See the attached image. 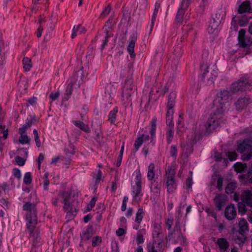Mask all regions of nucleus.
<instances>
[{"instance_id":"nucleus-1","label":"nucleus","mask_w":252,"mask_h":252,"mask_svg":"<svg viewBox=\"0 0 252 252\" xmlns=\"http://www.w3.org/2000/svg\"><path fill=\"white\" fill-rule=\"evenodd\" d=\"M23 210L25 212L26 229L29 234V239L32 242L31 252H37V248L41 246L42 242L39 228L37 224V210L36 204L33 201L24 202Z\"/></svg>"},{"instance_id":"nucleus-2","label":"nucleus","mask_w":252,"mask_h":252,"mask_svg":"<svg viewBox=\"0 0 252 252\" xmlns=\"http://www.w3.org/2000/svg\"><path fill=\"white\" fill-rule=\"evenodd\" d=\"M220 98L218 96L215 101L213 107V113L210 115L206 127L208 131L211 132L215 129L221 122L222 114L223 112V107L222 103H220Z\"/></svg>"},{"instance_id":"nucleus-3","label":"nucleus","mask_w":252,"mask_h":252,"mask_svg":"<svg viewBox=\"0 0 252 252\" xmlns=\"http://www.w3.org/2000/svg\"><path fill=\"white\" fill-rule=\"evenodd\" d=\"M75 190H62L58 195V199H62L64 204L63 209L65 212H71L73 207V203L77 197Z\"/></svg>"},{"instance_id":"nucleus-4","label":"nucleus","mask_w":252,"mask_h":252,"mask_svg":"<svg viewBox=\"0 0 252 252\" xmlns=\"http://www.w3.org/2000/svg\"><path fill=\"white\" fill-rule=\"evenodd\" d=\"M249 34H246V31L241 29L239 31L238 36V44L240 47L244 48L252 45V22H251L248 29Z\"/></svg>"},{"instance_id":"nucleus-5","label":"nucleus","mask_w":252,"mask_h":252,"mask_svg":"<svg viewBox=\"0 0 252 252\" xmlns=\"http://www.w3.org/2000/svg\"><path fill=\"white\" fill-rule=\"evenodd\" d=\"M242 202H238V208L239 213L245 214L247 209L246 204L252 207V190H244L241 195Z\"/></svg>"},{"instance_id":"nucleus-6","label":"nucleus","mask_w":252,"mask_h":252,"mask_svg":"<svg viewBox=\"0 0 252 252\" xmlns=\"http://www.w3.org/2000/svg\"><path fill=\"white\" fill-rule=\"evenodd\" d=\"M238 151L242 154L243 160H248L252 157V141L245 139L240 141L238 145Z\"/></svg>"},{"instance_id":"nucleus-7","label":"nucleus","mask_w":252,"mask_h":252,"mask_svg":"<svg viewBox=\"0 0 252 252\" xmlns=\"http://www.w3.org/2000/svg\"><path fill=\"white\" fill-rule=\"evenodd\" d=\"M156 129V120L153 119L151 122V128L150 130L151 138L146 134H142L141 136L138 137L135 141L134 146L136 150L139 149L142 144L147 143L150 140L152 142L155 137Z\"/></svg>"},{"instance_id":"nucleus-8","label":"nucleus","mask_w":252,"mask_h":252,"mask_svg":"<svg viewBox=\"0 0 252 252\" xmlns=\"http://www.w3.org/2000/svg\"><path fill=\"white\" fill-rule=\"evenodd\" d=\"M176 94L175 93L172 92L170 94V98H169L167 103V111L166 114V124L169 126L170 128L173 127V123L172 122V116L174 113L173 109L174 106V101L176 97Z\"/></svg>"},{"instance_id":"nucleus-9","label":"nucleus","mask_w":252,"mask_h":252,"mask_svg":"<svg viewBox=\"0 0 252 252\" xmlns=\"http://www.w3.org/2000/svg\"><path fill=\"white\" fill-rule=\"evenodd\" d=\"M237 215L236 208L234 204H231L226 206L224 210V216L229 220H234Z\"/></svg>"},{"instance_id":"nucleus-10","label":"nucleus","mask_w":252,"mask_h":252,"mask_svg":"<svg viewBox=\"0 0 252 252\" xmlns=\"http://www.w3.org/2000/svg\"><path fill=\"white\" fill-rule=\"evenodd\" d=\"M153 236L157 247L159 248H162L164 244V234L159 230L155 229L153 231Z\"/></svg>"},{"instance_id":"nucleus-11","label":"nucleus","mask_w":252,"mask_h":252,"mask_svg":"<svg viewBox=\"0 0 252 252\" xmlns=\"http://www.w3.org/2000/svg\"><path fill=\"white\" fill-rule=\"evenodd\" d=\"M227 197L224 194H218L214 198V202L216 207L219 210H220L223 206H224Z\"/></svg>"},{"instance_id":"nucleus-12","label":"nucleus","mask_w":252,"mask_h":252,"mask_svg":"<svg viewBox=\"0 0 252 252\" xmlns=\"http://www.w3.org/2000/svg\"><path fill=\"white\" fill-rule=\"evenodd\" d=\"M133 81L131 78H129L126 81L123 90V95L126 97H129L131 94L132 90Z\"/></svg>"},{"instance_id":"nucleus-13","label":"nucleus","mask_w":252,"mask_h":252,"mask_svg":"<svg viewBox=\"0 0 252 252\" xmlns=\"http://www.w3.org/2000/svg\"><path fill=\"white\" fill-rule=\"evenodd\" d=\"M175 228L178 229V239L180 241V244L183 246L188 245V242L187 240V239L185 236H184V234L181 232V230L180 228V220L179 219L176 222Z\"/></svg>"},{"instance_id":"nucleus-14","label":"nucleus","mask_w":252,"mask_h":252,"mask_svg":"<svg viewBox=\"0 0 252 252\" xmlns=\"http://www.w3.org/2000/svg\"><path fill=\"white\" fill-rule=\"evenodd\" d=\"M133 176H135L134 180L132 183L133 188L135 189H140L142 187V176L140 170H136L133 173Z\"/></svg>"},{"instance_id":"nucleus-15","label":"nucleus","mask_w":252,"mask_h":252,"mask_svg":"<svg viewBox=\"0 0 252 252\" xmlns=\"http://www.w3.org/2000/svg\"><path fill=\"white\" fill-rule=\"evenodd\" d=\"M188 7V3H185V0H183L180 5L176 15V20L178 22H181L183 19L185 10Z\"/></svg>"},{"instance_id":"nucleus-16","label":"nucleus","mask_w":252,"mask_h":252,"mask_svg":"<svg viewBox=\"0 0 252 252\" xmlns=\"http://www.w3.org/2000/svg\"><path fill=\"white\" fill-rule=\"evenodd\" d=\"M208 67L207 65H204L201 66V78L203 80H207L208 81H210L211 82H213V80L215 78V77L211 76V74L209 73V71L208 70Z\"/></svg>"},{"instance_id":"nucleus-17","label":"nucleus","mask_w":252,"mask_h":252,"mask_svg":"<svg viewBox=\"0 0 252 252\" xmlns=\"http://www.w3.org/2000/svg\"><path fill=\"white\" fill-rule=\"evenodd\" d=\"M239 227L238 233L242 235H245L249 228V224L246 220L241 219L239 222Z\"/></svg>"},{"instance_id":"nucleus-18","label":"nucleus","mask_w":252,"mask_h":252,"mask_svg":"<svg viewBox=\"0 0 252 252\" xmlns=\"http://www.w3.org/2000/svg\"><path fill=\"white\" fill-rule=\"evenodd\" d=\"M216 244L221 252H225L228 249L229 243L225 238H220L217 240Z\"/></svg>"},{"instance_id":"nucleus-19","label":"nucleus","mask_w":252,"mask_h":252,"mask_svg":"<svg viewBox=\"0 0 252 252\" xmlns=\"http://www.w3.org/2000/svg\"><path fill=\"white\" fill-rule=\"evenodd\" d=\"M252 10L251 3L249 0L243 1L238 7V12L240 13L249 12Z\"/></svg>"},{"instance_id":"nucleus-20","label":"nucleus","mask_w":252,"mask_h":252,"mask_svg":"<svg viewBox=\"0 0 252 252\" xmlns=\"http://www.w3.org/2000/svg\"><path fill=\"white\" fill-rule=\"evenodd\" d=\"M166 174L167 176V181L166 185L168 187H173V185L175 183V181L174 180V173L173 170L171 169H169L168 168L166 171Z\"/></svg>"},{"instance_id":"nucleus-21","label":"nucleus","mask_w":252,"mask_h":252,"mask_svg":"<svg viewBox=\"0 0 252 252\" xmlns=\"http://www.w3.org/2000/svg\"><path fill=\"white\" fill-rule=\"evenodd\" d=\"M104 177L102 176V172L98 170L93 174V181L95 183V185L100 184L103 181Z\"/></svg>"},{"instance_id":"nucleus-22","label":"nucleus","mask_w":252,"mask_h":252,"mask_svg":"<svg viewBox=\"0 0 252 252\" xmlns=\"http://www.w3.org/2000/svg\"><path fill=\"white\" fill-rule=\"evenodd\" d=\"M211 184L213 187H216L218 189H220L222 185V179L218 176H214L212 178Z\"/></svg>"},{"instance_id":"nucleus-23","label":"nucleus","mask_w":252,"mask_h":252,"mask_svg":"<svg viewBox=\"0 0 252 252\" xmlns=\"http://www.w3.org/2000/svg\"><path fill=\"white\" fill-rule=\"evenodd\" d=\"M85 31V28L80 25L74 26L72 30L71 37L73 38L78 34L84 33Z\"/></svg>"},{"instance_id":"nucleus-24","label":"nucleus","mask_w":252,"mask_h":252,"mask_svg":"<svg viewBox=\"0 0 252 252\" xmlns=\"http://www.w3.org/2000/svg\"><path fill=\"white\" fill-rule=\"evenodd\" d=\"M159 7H160V3L158 2H156L155 4V8H154V12L152 15V21H151V24L150 25L151 30L153 29V28L154 26V24H155V22L156 21V18L157 15L158 13Z\"/></svg>"},{"instance_id":"nucleus-25","label":"nucleus","mask_w":252,"mask_h":252,"mask_svg":"<svg viewBox=\"0 0 252 252\" xmlns=\"http://www.w3.org/2000/svg\"><path fill=\"white\" fill-rule=\"evenodd\" d=\"M93 235L92 227H88L86 230L81 235V238L83 241H87L91 239Z\"/></svg>"},{"instance_id":"nucleus-26","label":"nucleus","mask_w":252,"mask_h":252,"mask_svg":"<svg viewBox=\"0 0 252 252\" xmlns=\"http://www.w3.org/2000/svg\"><path fill=\"white\" fill-rule=\"evenodd\" d=\"M2 134V137L0 136V150H2V139H5L8 136V130L7 129H5V126L0 125V134Z\"/></svg>"},{"instance_id":"nucleus-27","label":"nucleus","mask_w":252,"mask_h":252,"mask_svg":"<svg viewBox=\"0 0 252 252\" xmlns=\"http://www.w3.org/2000/svg\"><path fill=\"white\" fill-rule=\"evenodd\" d=\"M155 165L153 163H151L148 167V170L147 173V178L149 180H153L155 178Z\"/></svg>"},{"instance_id":"nucleus-28","label":"nucleus","mask_w":252,"mask_h":252,"mask_svg":"<svg viewBox=\"0 0 252 252\" xmlns=\"http://www.w3.org/2000/svg\"><path fill=\"white\" fill-rule=\"evenodd\" d=\"M136 40V39L135 38H133V39H132L129 41L128 45L127 46V51L131 58H133L134 56V48Z\"/></svg>"},{"instance_id":"nucleus-29","label":"nucleus","mask_w":252,"mask_h":252,"mask_svg":"<svg viewBox=\"0 0 252 252\" xmlns=\"http://www.w3.org/2000/svg\"><path fill=\"white\" fill-rule=\"evenodd\" d=\"M145 214V211L142 208H140L138 209L136 213L135 221L138 224H140L143 218V215Z\"/></svg>"},{"instance_id":"nucleus-30","label":"nucleus","mask_w":252,"mask_h":252,"mask_svg":"<svg viewBox=\"0 0 252 252\" xmlns=\"http://www.w3.org/2000/svg\"><path fill=\"white\" fill-rule=\"evenodd\" d=\"M218 23L213 20L211 22L208 27V32L209 33L217 32L218 31Z\"/></svg>"},{"instance_id":"nucleus-31","label":"nucleus","mask_w":252,"mask_h":252,"mask_svg":"<svg viewBox=\"0 0 252 252\" xmlns=\"http://www.w3.org/2000/svg\"><path fill=\"white\" fill-rule=\"evenodd\" d=\"M23 63L24 68L26 71H28L31 69L32 65L30 58H24L23 60Z\"/></svg>"},{"instance_id":"nucleus-32","label":"nucleus","mask_w":252,"mask_h":252,"mask_svg":"<svg viewBox=\"0 0 252 252\" xmlns=\"http://www.w3.org/2000/svg\"><path fill=\"white\" fill-rule=\"evenodd\" d=\"M73 124L78 127L80 128L81 129L85 131V132H89V127L85 125L84 124H83L82 122L80 121H74L73 122Z\"/></svg>"},{"instance_id":"nucleus-33","label":"nucleus","mask_w":252,"mask_h":252,"mask_svg":"<svg viewBox=\"0 0 252 252\" xmlns=\"http://www.w3.org/2000/svg\"><path fill=\"white\" fill-rule=\"evenodd\" d=\"M73 85L74 84L71 81H68V88H67L65 91L64 96V99L67 100L69 97L72 93V87Z\"/></svg>"},{"instance_id":"nucleus-34","label":"nucleus","mask_w":252,"mask_h":252,"mask_svg":"<svg viewBox=\"0 0 252 252\" xmlns=\"http://www.w3.org/2000/svg\"><path fill=\"white\" fill-rule=\"evenodd\" d=\"M234 167L235 170L237 172L240 173L243 172L246 168V165L245 164H243L240 162H237L234 165Z\"/></svg>"},{"instance_id":"nucleus-35","label":"nucleus","mask_w":252,"mask_h":252,"mask_svg":"<svg viewBox=\"0 0 252 252\" xmlns=\"http://www.w3.org/2000/svg\"><path fill=\"white\" fill-rule=\"evenodd\" d=\"M19 141L20 143L22 144H29L30 142V138L26 134H20Z\"/></svg>"},{"instance_id":"nucleus-36","label":"nucleus","mask_w":252,"mask_h":252,"mask_svg":"<svg viewBox=\"0 0 252 252\" xmlns=\"http://www.w3.org/2000/svg\"><path fill=\"white\" fill-rule=\"evenodd\" d=\"M97 198L96 197H93L89 203L88 204L87 206L86 207V210L88 212H90L91 211L93 208L95 206L96 201L97 200Z\"/></svg>"},{"instance_id":"nucleus-37","label":"nucleus","mask_w":252,"mask_h":252,"mask_svg":"<svg viewBox=\"0 0 252 252\" xmlns=\"http://www.w3.org/2000/svg\"><path fill=\"white\" fill-rule=\"evenodd\" d=\"M32 181V174L30 172H26L24 176V183L25 184L29 185Z\"/></svg>"},{"instance_id":"nucleus-38","label":"nucleus","mask_w":252,"mask_h":252,"mask_svg":"<svg viewBox=\"0 0 252 252\" xmlns=\"http://www.w3.org/2000/svg\"><path fill=\"white\" fill-rule=\"evenodd\" d=\"M225 192L227 194H231L233 193V200L237 202H239V199H240V194L239 193H237L236 192H235V190H225Z\"/></svg>"},{"instance_id":"nucleus-39","label":"nucleus","mask_w":252,"mask_h":252,"mask_svg":"<svg viewBox=\"0 0 252 252\" xmlns=\"http://www.w3.org/2000/svg\"><path fill=\"white\" fill-rule=\"evenodd\" d=\"M102 242L101 238L100 236H95L92 239V246L95 247L99 245Z\"/></svg>"},{"instance_id":"nucleus-40","label":"nucleus","mask_w":252,"mask_h":252,"mask_svg":"<svg viewBox=\"0 0 252 252\" xmlns=\"http://www.w3.org/2000/svg\"><path fill=\"white\" fill-rule=\"evenodd\" d=\"M44 21V19L42 17H40L39 18L38 23L39 24V27L38 28V29L36 32V35L37 37H39L42 35V32L43 31V28L41 26V24L42 22V21Z\"/></svg>"},{"instance_id":"nucleus-41","label":"nucleus","mask_w":252,"mask_h":252,"mask_svg":"<svg viewBox=\"0 0 252 252\" xmlns=\"http://www.w3.org/2000/svg\"><path fill=\"white\" fill-rule=\"evenodd\" d=\"M33 133L34 134V140L37 147H40L41 146V142L39 138V136L38 134V132L36 129H34L33 131Z\"/></svg>"},{"instance_id":"nucleus-42","label":"nucleus","mask_w":252,"mask_h":252,"mask_svg":"<svg viewBox=\"0 0 252 252\" xmlns=\"http://www.w3.org/2000/svg\"><path fill=\"white\" fill-rule=\"evenodd\" d=\"M31 126V124L30 123H27L25 125H24L22 126H21L19 128V132L20 134H26V132L27 129L30 127Z\"/></svg>"},{"instance_id":"nucleus-43","label":"nucleus","mask_w":252,"mask_h":252,"mask_svg":"<svg viewBox=\"0 0 252 252\" xmlns=\"http://www.w3.org/2000/svg\"><path fill=\"white\" fill-rule=\"evenodd\" d=\"M249 21V19L246 16H243L240 19L239 21V24L240 26H245L248 21Z\"/></svg>"},{"instance_id":"nucleus-44","label":"nucleus","mask_w":252,"mask_h":252,"mask_svg":"<svg viewBox=\"0 0 252 252\" xmlns=\"http://www.w3.org/2000/svg\"><path fill=\"white\" fill-rule=\"evenodd\" d=\"M142 190H132V195L134 199L137 198L139 199L142 197V194L141 193Z\"/></svg>"},{"instance_id":"nucleus-45","label":"nucleus","mask_w":252,"mask_h":252,"mask_svg":"<svg viewBox=\"0 0 252 252\" xmlns=\"http://www.w3.org/2000/svg\"><path fill=\"white\" fill-rule=\"evenodd\" d=\"M126 233V229L120 227L116 231V234L118 237L122 236Z\"/></svg>"},{"instance_id":"nucleus-46","label":"nucleus","mask_w":252,"mask_h":252,"mask_svg":"<svg viewBox=\"0 0 252 252\" xmlns=\"http://www.w3.org/2000/svg\"><path fill=\"white\" fill-rule=\"evenodd\" d=\"M145 239L143 237V235L139 233H137V237H136V242L138 245L140 244H143L144 242Z\"/></svg>"},{"instance_id":"nucleus-47","label":"nucleus","mask_w":252,"mask_h":252,"mask_svg":"<svg viewBox=\"0 0 252 252\" xmlns=\"http://www.w3.org/2000/svg\"><path fill=\"white\" fill-rule=\"evenodd\" d=\"M117 112V109H113L112 111H111L109 114V119L111 121V123H113L114 120L115 119L116 115Z\"/></svg>"},{"instance_id":"nucleus-48","label":"nucleus","mask_w":252,"mask_h":252,"mask_svg":"<svg viewBox=\"0 0 252 252\" xmlns=\"http://www.w3.org/2000/svg\"><path fill=\"white\" fill-rule=\"evenodd\" d=\"M15 161L18 165L23 166L25 164L26 159L20 157H17L15 158Z\"/></svg>"},{"instance_id":"nucleus-49","label":"nucleus","mask_w":252,"mask_h":252,"mask_svg":"<svg viewBox=\"0 0 252 252\" xmlns=\"http://www.w3.org/2000/svg\"><path fill=\"white\" fill-rule=\"evenodd\" d=\"M227 156L229 160L232 161L236 159L237 155L234 152H229L228 153Z\"/></svg>"},{"instance_id":"nucleus-50","label":"nucleus","mask_w":252,"mask_h":252,"mask_svg":"<svg viewBox=\"0 0 252 252\" xmlns=\"http://www.w3.org/2000/svg\"><path fill=\"white\" fill-rule=\"evenodd\" d=\"M124 147H125V144L124 143H123V145H122L121 150L120 152V155L118 159V164L120 165L121 163L122 159V157L123 155L124 152Z\"/></svg>"},{"instance_id":"nucleus-51","label":"nucleus","mask_w":252,"mask_h":252,"mask_svg":"<svg viewBox=\"0 0 252 252\" xmlns=\"http://www.w3.org/2000/svg\"><path fill=\"white\" fill-rule=\"evenodd\" d=\"M13 175L15 177L17 178L18 179H21L22 177V174L21 171L18 168L13 169Z\"/></svg>"},{"instance_id":"nucleus-52","label":"nucleus","mask_w":252,"mask_h":252,"mask_svg":"<svg viewBox=\"0 0 252 252\" xmlns=\"http://www.w3.org/2000/svg\"><path fill=\"white\" fill-rule=\"evenodd\" d=\"M237 188V184L234 181H230L227 185L225 189H235Z\"/></svg>"},{"instance_id":"nucleus-53","label":"nucleus","mask_w":252,"mask_h":252,"mask_svg":"<svg viewBox=\"0 0 252 252\" xmlns=\"http://www.w3.org/2000/svg\"><path fill=\"white\" fill-rule=\"evenodd\" d=\"M173 136V131L172 129H170L167 132V139L168 142H170L172 139Z\"/></svg>"},{"instance_id":"nucleus-54","label":"nucleus","mask_w":252,"mask_h":252,"mask_svg":"<svg viewBox=\"0 0 252 252\" xmlns=\"http://www.w3.org/2000/svg\"><path fill=\"white\" fill-rule=\"evenodd\" d=\"M44 158V155L42 153L39 154L38 157V159H37L38 169H40V168L41 164V162H42V161L43 160Z\"/></svg>"},{"instance_id":"nucleus-55","label":"nucleus","mask_w":252,"mask_h":252,"mask_svg":"<svg viewBox=\"0 0 252 252\" xmlns=\"http://www.w3.org/2000/svg\"><path fill=\"white\" fill-rule=\"evenodd\" d=\"M173 224V220L168 218L165 222V225L168 230H170Z\"/></svg>"},{"instance_id":"nucleus-56","label":"nucleus","mask_w":252,"mask_h":252,"mask_svg":"<svg viewBox=\"0 0 252 252\" xmlns=\"http://www.w3.org/2000/svg\"><path fill=\"white\" fill-rule=\"evenodd\" d=\"M192 184L193 182L192 181V177L191 176L190 177H189L186 181V187L188 189L191 188L192 187Z\"/></svg>"},{"instance_id":"nucleus-57","label":"nucleus","mask_w":252,"mask_h":252,"mask_svg":"<svg viewBox=\"0 0 252 252\" xmlns=\"http://www.w3.org/2000/svg\"><path fill=\"white\" fill-rule=\"evenodd\" d=\"M59 96V93L58 92H53L50 94V98L52 100H55L57 99Z\"/></svg>"},{"instance_id":"nucleus-58","label":"nucleus","mask_w":252,"mask_h":252,"mask_svg":"<svg viewBox=\"0 0 252 252\" xmlns=\"http://www.w3.org/2000/svg\"><path fill=\"white\" fill-rule=\"evenodd\" d=\"M0 203L1 206L3 208L5 209V208H7L8 204V201L7 199H3V198L1 199L0 200Z\"/></svg>"},{"instance_id":"nucleus-59","label":"nucleus","mask_w":252,"mask_h":252,"mask_svg":"<svg viewBox=\"0 0 252 252\" xmlns=\"http://www.w3.org/2000/svg\"><path fill=\"white\" fill-rule=\"evenodd\" d=\"M205 211L206 212H207L210 216H211V217H212L213 218H215L216 216V213H215V212L213 210L210 209V208H207L206 209H205Z\"/></svg>"},{"instance_id":"nucleus-60","label":"nucleus","mask_w":252,"mask_h":252,"mask_svg":"<svg viewBox=\"0 0 252 252\" xmlns=\"http://www.w3.org/2000/svg\"><path fill=\"white\" fill-rule=\"evenodd\" d=\"M110 9L111 8L109 6L105 7L103 10V11L101 12V15L102 16L107 15L109 13Z\"/></svg>"},{"instance_id":"nucleus-61","label":"nucleus","mask_w":252,"mask_h":252,"mask_svg":"<svg viewBox=\"0 0 252 252\" xmlns=\"http://www.w3.org/2000/svg\"><path fill=\"white\" fill-rule=\"evenodd\" d=\"M47 177H48L47 174H46V173L45 174V178L44 179V181L43 182V187L44 188H47V187L49 184V182Z\"/></svg>"},{"instance_id":"nucleus-62","label":"nucleus","mask_w":252,"mask_h":252,"mask_svg":"<svg viewBox=\"0 0 252 252\" xmlns=\"http://www.w3.org/2000/svg\"><path fill=\"white\" fill-rule=\"evenodd\" d=\"M133 214V209L131 207H129L126 214V216L127 218H130L131 217Z\"/></svg>"},{"instance_id":"nucleus-63","label":"nucleus","mask_w":252,"mask_h":252,"mask_svg":"<svg viewBox=\"0 0 252 252\" xmlns=\"http://www.w3.org/2000/svg\"><path fill=\"white\" fill-rule=\"evenodd\" d=\"M247 84V82L240 81L238 82V86L239 89H243L246 86Z\"/></svg>"},{"instance_id":"nucleus-64","label":"nucleus","mask_w":252,"mask_h":252,"mask_svg":"<svg viewBox=\"0 0 252 252\" xmlns=\"http://www.w3.org/2000/svg\"><path fill=\"white\" fill-rule=\"evenodd\" d=\"M92 216L90 214L85 216L83 218V221L85 223H87L91 219Z\"/></svg>"}]
</instances>
